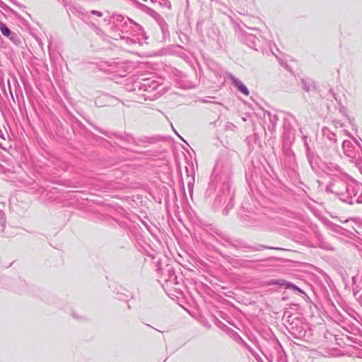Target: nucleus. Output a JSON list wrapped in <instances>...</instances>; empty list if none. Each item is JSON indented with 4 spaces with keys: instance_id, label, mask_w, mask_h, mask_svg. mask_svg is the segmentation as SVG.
Returning a JSON list of instances; mask_svg holds the SVG:
<instances>
[{
    "instance_id": "nucleus-1",
    "label": "nucleus",
    "mask_w": 362,
    "mask_h": 362,
    "mask_svg": "<svg viewBox=\"0 0 362 362\" xmlns=\"http://www.w3.org/2000/svg\"><path fill=\"white\" fill-rule=\"evenodd\" d=\"M228 78L232 82L233 85L235 86L240 92H241L246 96L249 95L248 89L242 81H240L239 79L236 78L234 76L231 74L229 75Z\"/></svg>"
},
{
    "instance_id": "nucleus-2",
    "label": "nucleus",
    "mask_w": 362,
    "mask_h": 362,
    "mask_svg": "<svg viewBox=\"0 0 362 362\" xmlns=\"http://www.w3.org/2000/svg\"><path fill=\"white\" fill-rule=\"evenodd\" d=\"M277 284L280 286H284L286 288H291L295 291H298L300 293H303V291L296 285L293 284L292 283L286 281L284 280H279L276 282Z\"/></svg>"
},
{
    "instance_id": "nucleus-3",
    "label": "nucleus",
    "mask_w": 362,
    "mask_h": 362,
    "mask_svg": "<svg viewBox=\"0 0 362 362\" xmlns=\"http://www.w3.org/2000/svg\"><path fill=\"white\" fill-rule=\"evenodd\" d=\"M302 83L303 89L307 92L310 91L312 88H314V84L312 81L302 80Z\"/></svg>"
},
{
    "instance_id": "nucleus-4",
    "label": "nucleus",
    "mask_w": 362,
    "mask_h": 362,
    "mask_svg": "<svg viewBox=\"0 0 362 362\" xmlns=\"http://www.w3.org/2000/svg\"><path fill=\"white\" fill-rule=\"evenodd\" d=\"M0 30L1 33L6 36L8 37L11 34V30L4 23H0Z\"/></svg>"
},
{
    "instance_id": "nucleus-5",
    "label": "nucleus",
    "mask_w": 362,
    "mask_h": 362,
    "mask_svg": "<svg viewBox=\"0 0 362 362\" xmlns=\"http://www.w3.org/2000/svg\"><path fill=\"white\" fill-rule=\"evenodd\" d=\"M91 13L93 14H95V15H97L99 17H101L103 16L102 13L100 12V11H92Z\"/></svg>"
},
{
    "instance_id": "nucleus-6",
    "label": "nucleus",
    "mask_w": 362,
    "mask_h": 362,
    "mask_svg": "<svg viewBox=\"0 0 362 362\" xmlns=\"http://www.w3.org/2000/svg\"><path fill=\"white\" fill-rule=\"evenodd\" d=\"M357 202L362 203V195L358 197V198L356 199Z\"/></svg>"
}]
</instances>
